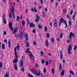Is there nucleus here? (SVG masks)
I'll return each instance as SVG.
<instances>
[{
    "label": "nucleus",
    "mask_w": 77,
    "mask_h": 77,
    "mask_svg": "<svg viewBox=\"0 0 77 77\" xmlns=\"http://www.w3.org/2000/svg\"><path fill=\"white\" fill-rule=\"evenodd\" d=\"M13 24H12V22H10L9 23L8 26L11 31H13V32H12V34H15V33H17V32H18V27H16L15 28V29H14V30L13 31V29H14V28H13V27H12Z\"/></svg>",
    "instance_id": "obj_1"
},
{
    "label": "nucleus",
    "mask_w": 77,
    "mask_h": 77,
    "mask_svg": "<svg viewBox=\"0 0 77 77\" xmlns=\"http://www.w3.org/2000/svg\"><path fill=\"white\" fill-rule=\"evenodd\" d=\"M26 53H28V52H29V53H30V54L29 55V56H30L31 59H32V60H33V59H34V56L32 55V52H31V51H29V48H27V50L26 51Z\"/></svg>",
    "instance_id": "obj_2"
},
{
    "label": "nucleus",
    "mask_w": 77,
    "mask_h": 77,
    "mask_svg": "<svg viewBox=\"0 0 77 77\" xmlns=\"http://www.w3.org/2000/svg\"><path fill=\"white\" fill-rule=\"evenodd\" d=\"M15 54H14V55L15 56V59L13 60V63L15 64L17 62H18V55H17V53L15 52Z\"/></svg>",
    "instance_id": "obj_3"
},
{
    "label": "nucleus",
    "mask_w": 77,
    "mask_h": 77,
    "mask_svg": "<svg viewBox=\"0 0 77 77\" xmlns=\"http://www.w3.org/2000/svg\"><path fill=\"white\" fill-rule=\"evenodd\" d=\"M72 46H71V45L70 44L68 47V48L67 49V52L69 54H71L70 50H72Z\"/></svg>",
    "instance_id": "obj_4"
},
{
    "label": "nucleus",
    "mask_w": 77,
    "mask_h": 77,
    "mask_svg": "<svg viewBox=\"0 0 77 77\" xmlns=\"http://www.w3.org/2000/svg\"><path fill=\"white\" fill-rule=\"evenodd\" d=\"M54 27H56L57 26V21L56 20V19H54Z\"/></svg>",
    "instance_id": "obj_5"
},
{
    "label": "nucleus",
    "mask_w": 77,
    "mask_h": 77,
    "mask_svg": "<svg viewBox=\"0 0 77 77\" xmlns=\"http://www.w3.org/2000/svg\"><path fill=\"white\" fill-rule=\"evenodd\" d=\"M24 65V61L23 59H21L20 62V67H23Z\"/></svg>",
    "instance_id": "obj_6"
},
{
    "label": "nucleus",
    "mask_w": 77,
    "mask_h": 77,
    "mask_svg": "<svg viewBox=\"0 0 77 77\" xmlns=\"http://www.w3.org/2000/svg\"><path fill=\"white\" fill-rule=\"evenodd\" d=\"M11 12L13 14V18L14 19H15V15H14V7H13L12 8V9H11Z\"/></svg>",
    "instance_id": "obj_7"
},
{
    "label": "nucleus",
    "mask_w": 77,
    "mask_h": 77,
    "mask_svg": "<svg viewBox=\"0 0 77 77\" xmlns=\"http://www.w3.org/2000/svg\"><path fill=\"white\" fill-rule=\"evenodd\" d=\"M72 36L73 38L74 37V34H73L72 32H70L69 33V38L70 39H71V37Z\"/></svg>",
    "instance_id": "obj_8"
},
{
    "label": "nucleus",
    "mask_w": 77,
    "mask_h": 77,
    "mask_svg": "<svg viewBox=\"0 0 77 77\" xmlns=\"http://www.w3.org/2000/svg\"><path fill=\"white\" fill-rule=\"evenodd\" d=\"M60 52V59L62 60L63 59V54L62 53V51H61Z\"/></svg>",
    "instance_id": "obj_9"
},
{
    "label": "nucleus",
    "mask_w": 77,
    "mask_h": 77,
    "mask_svg": "<svg viewBox=\"0 0 77 77\" xmlns=\"http://www.w3.org/2000/svg\"><path fill=\"white\" fill-rule=\"evenodd\" d=\"M66 20H64V19H63L62 18H61L60 19V20L59 22H60V23H62L63 22H64L65 23V22H66Z\"/></svg>",
    "instance_id": "obj_10"
},
{
    "label": "nucleus",
    "mask_w": 77,
    "mask_h": 77,
    "mask_svg": "<svg viewBox=\"0 0 77 77\" xmlns=\"http://www.w3.org/2000/svg\"><path fill=\"white\" fill-rule=\"evenodd\" d=\"M17 48L18 50H19V49H20V47H19V46L17 45V46L14 48V54H15V51L16 53H17Z\"/></svg>",
    "instance_id": "obj_11"
},
{
    "label": "nucleus",
    "mask_w": 77,
    "mask_h": 77,
    "mask_svg": "<svg viewBox=\"0 0 77 77\" xmlns=\"http://www.w3.org/2000/svg\"><path fill=\"white\" fill-rule=\"evenodd\" d=\"M30 71H31V72L33 73V74H36V71H35V70L33 69H30Z\"/></svg>",
    "instance_id": "obj_12"
},
{
    "label": "nucleus",
    "mask_w": 77,
    "mask_h": 77,
    "mask_svg": "<svg viewBox=\"0 0 77 77\" xmlns=\"http://www.w3.org/2000/svg\"><path fill=\"white\" fill-rule=\"evenodd\" d=\"M48 39H46L45 42V45H46V47H48Z\"/></svg>",
    "instance_id": "obj_13"
},
{
    "label": "nucleus",
    "mask_w": 77,
    "mask_h": 77,
    "mask_svg": "<svg viewBox=\"0 0 77 77\" xmlns=\"http://www.w3.org/2000/svg\"><path fill=\"white\" fill-rule=\"evenodd\" d=\"M2 21H3L4 24H6V20L5 19V17L4 16L3 17Z\"/></svg>",
    "instance_id": "obj_14"
},
{
    "label": "nucleus",
    "mask_w": 77,
    "mask_h": 77,
    "mask_svg": "<svg viewBox=\"0 0 77 77\" xmlns=\"http://www.w3.org/2000/svg\"><path fill=\"white\" fill-rule=\"evenodd\" d=\"M14 69L15 70H17L18 69V67H17V64L15 63L14 64Z\"/></svg>",
    "instance_id": "obj_15"
},
{
    "label": "nucleus",
    "mask_w": 77,
    "mask_h": 77,
    "mask_svg": "<svg viewBox=\"0 0 77 77\" xmlns=\"http://www.w3.org/2000/svg\"><path fill=\"white\" fill-rule=\"evenodd\" d=\"M24 36L25 37L26 39L27 40V41H28V35L26 33H25Z\"/></svg>",
    "instance_id": "obj_16"
},
{
    "label": "nucleus",
    "mask_w": 77,
    "mask_h": 77,
    "mask_svg": "<svg viewBox=\"0 0 77 77\" xmlns=\"http://www.w3.org/2000/svg\"><path fill=\"white\" fill-rule=\"evenodd\" d=\"M35 27V25L33 23H31V24H30V27L31 28V27Z\"/></svg>",
    "instance_id": "obj_17"
},
{
    "label": "nucleus",
    "mask_w": 77,
    "mask_h": 77,
    "mask_svg": "<svg viewBox=\"0 0 77 77\" xmlns=\"http://www.w3.org/2000/svg\"><path fill=\"white\" fill-rule=\"evenodd\" d=\"M61 74L62 75H64V74H65V70L64 69L63 70Z\"/></svg>",
    "instance_id": "obj_18"
},
{
    "label": "nucleus",
    "mask_w": 77,
    "mask_h": 77,
    "mask_svg": "<svg viewBox=\"0 0 77 77\" xmlns=\"http://www.w3.org/2000/svg\"><path fill=\"white\" fill-rule=\"evenodd\" d=\"M51 70L53 74H54V68H52L51 69Z\"/></svg>",
    "instance_id": "obj_19"
},
{
    "label": "nucleus",
    "mask_w": 77,
    "mask_h": 77,
    "mask_svg": "<svg viewBox=\"0 0 77 77\" xmlns=\"http://www.w3.org/2000/svg\"><path fill=\"white\" fill-rule=\"evenodd\" d=\"M59 67V71H60L61 69H62V64H61V63H60Z\"/></svg>",
    "instance_id": "obj_20"
},
{
    "label": "nucleus",
    "mask_w": 77,
    "mask_h": 77,
    "mask_svg": "<svg viewBox=\"0 0 77 77\" xmlns=\"http://www.w3.org/2000/svg\"><path fill=\"white\" fill-rule=\"evenodd\" d=\"M8 47L9 48L11 47V41L9 40L8 43Z\"/></svg>",
    "instance_id": "obj_21"
},
{
    "label": "nucleus",
    "mask_w": 77,
    "mask_h": 77,
    "mask_svg": "<svg viewBox=\"0 0 77 77\" xmlns=\"http://www.w3.org/2000/svg\"><path fill=\"white\" fill-rule=\"evenodd\" d=\"M2 47L3 49H5V44L4 43H3L2 45Z\"/></svg>",
    "instance_id": "obj_22"
},
{
    "label": "nucleus",
    "mask_w": 77,
    "mask_h": 77,
    "mask_svg": "<svg viewBox=\"0 0 77 77\" xmlns=\"http://www.w3.org/2000/svg\"><path fill=\"white\" fill-rule=\"evenodd\" d=\"M35 74H36L37 75V76H39L40 75V74H41V73L40 72H39L38 73L37 72H36Z\"/></svg>",
    "instance_id": "obj_23"
},
{
    "label": "nucleus",
    "mask_w": 77,
    "mask_h": 77,
    "mask_svg": "<svg viewBox=\"0 0 77 77\" xmlns=\"http://www.w3.org/2000/svg\"><path fill=\"white\" fill-rule=\"evenodd\" d=\"M64 24L66 25L65 26V29H66V27H68V26L67 25V23H66V21L65 22Z\"/></svg>",
    "instance_id": "obj_24"
},
{
    "label": "nucleus",
    "mask_w": 77,
    "mask_h": 77,
    "mask_svg": "<svg viewBox=\"0 0 77 77\" xmlns=\"http://www.w3.org/2000/svg\"><path fill=\"white\" fill-rule=\"evenodd\" d=\"M7 74H5V76H6V77H9V72L8 71L7 72Z\"/></svg>",
    "instance_id": "obj_25"
},
{
    "label": "nucleus",
    "mask_w": 77,
    "mask_h": 77,
    "mask_svg": "<svg viewBox=\"0 0 77 77\" xmlns=\"http://www.w3.org/2000/svg\"><path fill=\"white\" fill-rule=\"evenodd\" d=\"M51 41L52 43H54V39L53 38H51Z\"/></svg>",
    "instance_id": "obj_26"
},
{
    "label": "nucleus",
    "mask_w": 77,
    "mask_h": 77,
    "mask_svg": "<svg viewBox=\"0 0 77 77\" xmlns=\"http://www.w3.org/2000/svg\"><path fill=\"white\" fill-rule=\"evenodd\" d=\"M38 27L39 29H42V26L39 25V24H38Z\"/></svg>",
    "instance_id": "obj_27"
},
{
    "label": "nucleus",
    "mask_w": 77,
    "mask_h": 77,
    "mask_svg": "<svg viewBox=\"0 0 77 77\" xmlns=\"http://www.w3.org/2000/svg\"><path fill=\"white\" fill-rule=\"evenodd\" d=\"M22 24L23 26H24V25H25V21L24 20H23L22 22Z\"/></svg>",
    "instance_id": "obj_28"
},
{
    "label": "nucleus",
    "mask_w": 77,
    "mask_h": 77,
    "mask_svg": "<svg viewBox=\"0 0 77 77\" xmlns=\"http://www.w3.org/2000/svg\"><path fill=\"white\" fill-rule=\"evenodd\" d=\"M20 18V17H17V19H16V21H18Z\"/></svg>",
    "instance_id": "obj_29"
},
{
    "label": "nucleus",
    "mask_w": 77,
    "mask_h": 77,
    "mask_svg": "<svg viewBox=\"0 0 77 77\" xmlns=\"http://www.w3.org/2000/svg\"><path fill=\"white\" fill-rule=\"evenodd\" d=\"M44 29L45 32H47V28L46 26H45Z\"/></svg>",
    "instance_id": "obj_30"
},
{
    "label": "nucleus",
    "mask_w": 77,
    "mask_h": 77,
    "mask_svg": "<svg viewBox=\"0 0 77 77\" xmlns=\"http://www.w3.org/2000/svg\"><path fill=\"white\" fill-rule=\"evenodd\" d=\"M28 75L29 77H33V76L30 73H28Z\"/></svg>",
    "instance_id": "obj_31"
},
{
    "label": "nucleus",
    "mask_w": 77,
    "mask_h": 77,
    "mask_svg": "<svg viewBox=\"0 0 77 77\" xmlns=\"http://www.w3.org/2000/svg\"><path fill=\"white\" fill-rule=\"evenodd\" d=\"M40 53L41 56H44V54L42 51H41Z\"/></svg>",
    "instance_id": "obj_32"
},
{
    "label": "nucleus",
    "mask_w": 77,
    "mask_h": 77,
    "mask_svg": "<svg viewBox=\"0 0 77 77\" xmlns=\"http://www.w3.org/2000/svg\"><path fill=\"white\" fill-rule=\"evenodd\" d=\"M69 72H70V74H72V75H74V73H73L72 71H70Z\"/></svg>",
    "instance_id": "obj_33"
},
{
    "label": "nucleus",
    "mask_w": 77,
    "mask_h": 77,
    "mask_svg": "<svg viewBox=\"0 0 77 77\" xmlns=\"http://www.w3.org/2000/svg\"><path fill=\"white\" fill-rule=\"evenodd\" d=\"M60 38H63V33H61L60 35Z\"/></svg>",
    "instance_id": "obj_34"
},
{
    "label": "nucleus",
    "mask_w": 77,
    "mask_h": 77,
    "mask_svg": "<svg viewBox=\"0 0 77 77\" xmlns=\"http://www.w3.org/2000/svg\"><path fill=\"white\" fill-rule=\"evenodd\" d=\"M42 14V17H45V12H43Z\"/></svg>",
    "instance_id": "obj_35"
},
{
    "label": "nucleus",
    "mask_w": 77,
    "mask_h": 77,
    "mask_svg": "<svg viewBox=\"0 0 77 77\" xmlns=\"http://www.w3.org/2000/svg\"><path fill=\"white\" fill-rule=\"evenodd\" d=\"M35 17L37 19H39V17L38 16V14H36Z\"/></svg>",
    "instance_id": "obj_36"
},
{
    "label": "nucleus",
    "mask_w": 77,
    "mask_h": 77,
    "mask_svg": "<svg viewBox=\"0 0 77 77\" xmlns=\"http://www.w3.org/2000/svg\"><path fill=\"white\" fill-rule=\"evenodd\" d=\"M9 16L10 18H12V14H11V13H9Z\"/></svg>",
    "instance_id": "obj_37"
},
{
    "label": "nucleus",
    "mask_w": 77,
    "mask_h": 77,
    "mask_svg": "<svg viewBox=\"0 0 77 77\" xmlns=\"http://www.w3.org/2000/svg\"><path fill=\"white\" fill-rule=\"evenodd\" d=\"M25 43L26 44H26H29V42L27 41L26 40H25Z\"/></svg>",
    "instance_id": "obj_38"
},
{
    "label": "nucleus",
    "mask_w": 77,
    "mask_h": 77,
    "mask_svg": "<svg viewBox=\"0 0 77 77\" xmlns=\"http://www.w3.org/2000/svg\"><path fill=\"white\" fill-rule=\"evenodd\" d=\"M35 66L36 68H38L39 66H38V63H36L35 65Z\"/></svg>",
    "instance_id": "obj_39"
},
{
    "label": "nucleus",
    "mask_w": 77,
    "mask_h": 77,
    "mask_svg": "<svg viewBox=\"0 0 77 77\" xmlns=\"http://www.w3.org/2000/svg\"><path fill=\"white\" fill-rule=\"evenodd\" d=\"M23 33L21 32L20 33V37H21L22 36H23Z\"/></svg>",
    "instance_id": "obj_40"
},
{
    "label": "nucleus",
    "mask_w": 77,
    "mask_h": 77,
    "mask_svg": "<svg viewBox=\"0 0 77 77\" xmlns=\"http://www.w3.org/2000/svg\"><path fill=\"white\" fill-rule=\"evenodd\" d=\"M42 63H45V60H44V59H43L42 60Z\"/></svg>",
    "instance_id": "obj_41"
},
{
    "label": "nucleus",
    "mask_w": 77,
    "mask_h": 77,
    "mask_svg": "<svg viewBox=\"0 0 77 77\" xmlns=\"http://www.w3.org/2000/svg\"><path fill=\"white\" fill-rule=\"evenodd\" d=\"M34 11L35 12H37V10H36V8L35 7H34Z\"/></svg>",
    "instance_id": "obj_42"
},
{
    "label": "nucleus",
    "mask_w": 77,
    "mask_h": 77,
    "mask_svg": "<svg viewBox=\"0 0 77 77\" xmlns=\"http://www.w3.org/2000/svg\"><path fill=\"white\" fill-rule=\"evenodd\" d=\"M63 12L64 14L66 13V9H64Z\"/></svg>",
    "instance_id": "obj_43"
},
{
    "label": "nucleus",
    "mask_w": 77,
    "mask_h": 77,
    "mask_svg": "<svg viewBox=\"0 0 77 77\" xmlns=\"http://www.w3.org/2000/svg\"><path fill=\"white\" fill-rule=\"evenodd\" d=\"M43 72L44 73H45V72H46V69L45 68H44L43 69Z\"/></svg>",
    "instance_id": "obj_44"
},
{
    "label": "nucleus",
    "mask_w": 77,
    "mask_h": 77,
    "mask_svg": "<svg viewBox=\"0 0 77 77\" xmlns=\"http://www.w3.org/2000/svg\"><path fill=\"white\" fill-rule=\"evenodd\" d=\"M76 14H77V12H75V13L74 14V18H75V17Z\"/></svg>",
    "instance_id": "obj_45"
},
{
    "label": "nucleus",
    "mask_w": 77,
    "mask_h": 77,
    "mask_svg": "<svg viewBox=\"0 0 77 77\" xmlns=\"http://www.w3.org/2000/svg\"><path fill=\"white\" fill-rule=\"evenodd\" d=\"M73 12V10H70V15H72V14Z\"/></svg>",
    "instance_id": "obj_46"
},
{
    "label": "nucleus",
    "mask_w": 77,
    "mask_h": 77,
    "mask_svg": "<svg viewBox=\"0 0 77 77\" xmlns=\"http://www.w3.org/2000/svg\"><path fill=\"white\" fill-rule=\"evenodd\" d=\"M76 48H77V46L75 45L74 47V50H76Z\"/></svg>",
    "instance_id": "obj_47"
},
{
    "label": "nucleus",
    "mask_w": 77,
    "mask_h": 77,
    "mask_svg": "<svg viewBox=\"0 0 77 77\" xmlns=\"http://www.w3.org/2000/svg\"><path fill=\"white\" fill-rule=\"evenodd\" d=\"M39 19H35V21H36V22H38V21H39Z\"/></svg>",
    "instance_id": "obj_48"
},
{
    "label": "nucleus",
    "mask_w": 77,
    "mask_h": 77,
    "mask_svg": "<svg viewBox=\"0 0 77 77\" xmlns=\"http://www.w3.org/2000/svg\"><path fill=\"white\" fill-rule=\"evenodd\" d=\"M2 62H1L0 63V68H1L2 67Z\"/></svg>",
    "instance_id": "obj_49"
},
{
    "label": "nucleus",
    "mask_w": 77,
    "mask_h": 77,
    "mask_svg": "<svg viewBox=\"0 0 77 77\" xmlns=\"http://www.w3.org/2000/svg\"><path fill=\"white\" fill-rule=\"evenodd\" d=\"M46 36H47V38H49V37H50V34L48 33L47 34Z\"/></svg>",
    "instance_id": "obj_50"
},
{
    "label": "nucleus",
    "mask_w": 77,
    "mask_h": 77,
    "mask_svg": "<svg viewBox=\"0 0 77 77\" xmlns=\"http://www.w3.org/2000/svg\"><path fill=\"white\" fill-rule=\"evenodd\" d=\"M49 63L51 64V60L50 59L49 61Z\"/></svg>",
    "instance_id": "obj_51"
},
{
    "label": "nucleus",
    "mask_w": 77,
    "mask_h": 77,
    "mask_svg": "<svg viewBox=\"0 0 77 77\" xmlns=\"http://www.w3.org/2000/svg\"><path fill=\"white\" fill-rule=\"evenodd\" d=\"M25 12H26V14H28V10L26 8V10L25 11Z\"/></svg>",
    "instance_id": "obj_52"
},
{
    "label": "nucleus",
    "mask_w": 77,
    "mask_h": 77,
    "mask_svg": "<svg viewBox=\"0 0 77 77\" xmlns=\"http://www.w3.org/2000/svg\"><path fill=\"white\" fill-rule=\"evenodd\" d=\"M69 25L70 27H71V24H72L71 22V21H69Z\"/></svg>",
    "instance_id": "obj_53"
},
{
    "label": "nucleus",
    "mask_w": 77,
    "mask_h": 77,
    "mask_svg": "<svg viewBox=\"0 0 77 77\" xmlns=\"http://www.w3.org/2000/svg\"><path fill=\"white\" fill-rule=\"evenodd\" d=\"M40 77H44V76L42 74H41V73H40Z\"/></svg>",
    "instance_id": "obj_54"
},
{
    "label": "nucleus",
    "mask_w": 77,
    "mask_h": 77,
    "mask_svg": "<svg viewBox=\"0 0 77 77\" xmlns=\"http://www.w3.org/2000/svg\"><path fill=\"white\" fill-rule=\"evenodd\" d=\"M46 65H48V61H45Z\"/></svg>",
    "instance_id": "obj_55"
},
{
    "label": "nucleus",
    "mask_w": 77,
    "mask_h": 77,
    "mask_svg": "<svg viewBox=\"0 0 77 77\" xmlns=\"http://www.w3.org/2000/svg\"><path fill=\"white\" fill-rule=\"evenodd\" d=\"M22 72H24V68H22Z\"/></svg>",
    "instance_id": "obj_56"
},
{
    "label": "nucleus",
    "mask_w": 77,
    "mask_h": 77,
    "mask_svg": "<svg viewBox=\"0 0 77 77\" xmlns=\"http://www.w3.org/2000/svg\"><path fill=\"white\" fill-rule=\"evenodd\" d=\"M3 35H6V31L4 32Z\"/></svg>",
    "instance_id": "obj_57"
},
{
    "label": "nucleus",
    "mask_w": 77,
    "mask_h": 77,
    "mask_svg": "<svg viewBox=\"0 0 77 77\" xmlns=\"http://www.w3.org/2000/svg\"><path fill=\"white\" fill-rule=\"evenodd\" d=\"M26 46L27 47H29V43L26 45Z\"/></svg>",
    "instance_id": "obj_58"
},
{
    "label": "nucleus",
    "mask_w": 77,
    "mask_h": 77,
    "mask_svg": "<svg viewBox=\"0 0 77 77\" xmlns=\"http://www.w3.org/2000/svg\"><path fill=\"white\" fill-rule=\"evenodd\" d=\"M36 32V31L35 30V29H33L32 30V33H35Z\"/></svg>",
    "instance_id": "obj_59"
},
{
    "label": "nucleus",
    "mask_w": 77,
    "mask_h": 77,
    "mask_svg": "<svg viewBox=\"0 0 77 77\" xmlns=\"http://www.w3.org/2000/svg\"><path fill=\"white\" fill-rule=\"evenodd\" d=\"M61 24H62V23L59 22V26H60L61 25Z\"/></svg>",
    "instance_id": "obj_60"
},
{
    "label": "nucleus",
    "mask_w": 77,
    "mask_h": 77,
    "mask_svg": "<svg viewBox=\"0 0 77 77\" xmlns=\"http://www.w3.org/2000/svg\"><path fill=\"white\" fill-rule=\"evenodd\" d=\"M41 4H43V1L42 0H40Z\"/></svg>",
    "instance_id": "obj_61"
},
{
    "label": "nucleus",
    "mask_w": 77,
    "mask_h": 77,
    "mask_svg": "<svg viewBox=\"0 0 77 77\" xmlns=\"http://www.w3.org/2000/svg\"><path fill=\"white\" fill-rule=\"evenodd\" d=\"M26 20H27L26 22L27 23H29V18H27Z\"/></svg>",
    "instance_id": "obj_62"
},
{
    "label": "nucleus",
    "mask_w": 77,
    "mask_h": 77,
    "mask_svg": "<svg viewBox=\"0 0 77 77\" xmlns=\"http://www.w3.org/2000/svg\"><path fill=\"white\" fill-rule=\"evenodd\" d=\"M48 56H51V53H48Z\"/></svg>",
    "instance_id": "obj_63"
},
{
    "label": "nucleus",
    "mask_w": 77,
    "mask_h": 77,
    "mask_svg": "<svg viewBox=\"0 0 77 77\" xmlns=\"http://www.w3.org/2000/svg\"><path fill=\"white\" fill-rule=\"evenodd\" d=\"M33 44L34 45H36V43L35 41L33 42Z\"/></svg>",
    "instance_id": "obj_64"
}]
</instances>
